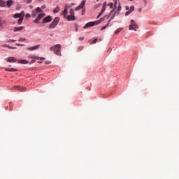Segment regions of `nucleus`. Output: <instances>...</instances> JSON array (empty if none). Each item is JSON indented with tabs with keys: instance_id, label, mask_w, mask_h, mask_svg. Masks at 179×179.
<instances>
[{
	"instance_id": "nucleus-1",
	"label": "nucleus",
	"mask_w": 179,
	"mask_h": 179,
	"mask_svg": "<svg viewBox=\"0 0 179 179\" xmlns=\"http://www.w3.org/2000/svg\"><path fill=\"white\" fill-rule=\"evenodd\" d=\"M121 9H122V7H121V3H119L117 10L115 11V13H114L112 15V16H110V19L108 20V23L105 26L101 28V30H106V29L108 27L110 23H111V20H113L114 17H115V16H118V15H120V12H121Z\"/></svg>"
},
{
	"instance_id": "nucleus-2",
	"label": "nucleus",
	"mask_w": 179,
	"mask_h": 179,
	"mask_svg": "<svg viewBox=\"0 0 179 179\" xmlns=\"http://www.w3.org/2000/svg\"><path fill=\"white\" fill-rule=\"evenodd\" d=\"M107 17V15H105V17H101L99 20L94 22H90L87 23L84 27L83 29H87L89 27H93V26H97V24H100Z\"/></svg>"
},
{
	"instance_id": "nucleus-3",
	"label": "nucleus",
	"mask_w": 179,
	"mask_h": 179,
	"mask_svg": "<svg viewBox=\"0 0 179 179\" xmlns=\"http://www.w3.org/2000/svg\"><path fill=\"white\" fill-rule=\"evenodd\" d=\"M50 51H54V53L56 55H61V45L60 44H57V45H55L53 46H52L50 48Z\"/></svg>"
},
{
	"instance_id": "nucleus-4",
	"label": "nucleus",
	"mask_w": 179,
	"mask_h": 179,
	"mask_svg": "<svg viewBox=\"0 0 179 179\" xmlns=\"http://www.w3.org/2000/svg\"><path fill=\"white\" fill-rule=\"evenodd\" d=\"M69 13H70V15H67L66 17V20L69 22L75 20V19H76V17H75V11L73 10V9L71 8L70 10H69Z\"/></svg>"
},
{
	"instance_id": "nucleus-5",
	"label": "nucleus",
	"mask_w": 179,
	"mask_h": 179,
	"mask_svg": "<svg viewBox=\"0 0 179 179\" xmlns=\"http://www.w3.org/2000/svg\"><path fill=\"white\" fill-rule=\"evenodd\" d=\"M58 23H59V17H56L52 23L49 25V29H55Z\"/></svg>"
},
{
	"instance_id": "nucleus-6",
	"label": "nucleus",
	"mask_w": 179,
	"mask_h": 179,
	"mask_svg": "<svg viewBox=\"0 0 179 179\" xmlns=\"http://www.w3.org/2000/svg\"><path fill=\"white\" fill-rule=\"evenodd\" d=\"M43 12V10L40 7L36 8V9L32 10L31 16L32 17H36L38 13H41Z\"/></svg>"
},
{
	"instance_id": "nucleus-7",
	"label": "nucleus",
	"mask_w": 179,
	"mask_h": 179,
	"mask_svg": "<svg viewBox=\"0 0 179 179\" xmlns=\"http://www.w3.org/2000/svg\"><path fill=\"white\" fill-rule=\"evenodd\" d=\"M44 16H45V13H40L35 19V20L34 21V23H36V24H40V20L41 19H43V17H44Z\"/></svg>"
},
{
	"instance_id": "nucleus-8",
	"label": "nucleus",
	"mask_w": 179,
	"mask_h": 179,
	"mask_svg": "<svg viewBox=\"0 0 179 179\" xmlns=\"http://www.w3.org/2000/svg\"><path fill=\"white\" fill-rule=\"evenodd\" d=\"M113 2H114L113 3L114 8L110 12V14L108 17H110V16H113V15H114V12H115H115H117V10H115V8H117V5H118V2L117 1V0H113Z\"/></svg>"
},
{
	"instance_id": "nucleus-9",
	"label": "nucleus",
	"mask_w": 179,
	"mask_h": 179,
	"mask_svg": "<svg viewBox=\"0 0 179 179\" xmlns=\"http://www.w3.org/2000/svg\"><path fill=\"white\" fill-rule=\"evenodd\" d=\"M85 5H86V1L83 0L78 6L74 8V10H80V9H83L85 8Z\"/></svg>"
},
{
	"instance_id": "nucleus-10",
	"label": "nucleus",
	"mask_w": 179,
	"mask_h": 179,
	"mask_svg": "<svg viewBox=\"0 0 179 179\" xmlns=\"http://www.w3.org/2000/svg\"><path fill=\"white\" fill-rule=\"evenodd\" d=\"M51 20H52V17H51V15H48L47 17H45V18H43L42 23H50V22H51Z\"/></svg>"
},
{
	"instance_id": "nucleus-11",
	"label": "nucleus",
	"mask_w": 179,
	"mask_h": 179,
	"mask_svg": "<svg viewBox=\"0 0 179 179\" xmlns=\"http://www.w3.org/2000/svg\"><path fill=\"white\" fill-rule=\"evenodd\" d=\"M38 48H40V45L27 48V50H28V51H34L35 50H38Z\"/></svg>"
},
{
	"instance_id": "nucleus-12",
	"label": "nucleus",
	"mask_w": 179,
	"mask_h": 179,
	"mask_svg": "<svg viewBox=\"0 0 179 179\" xmlns=\"http://www.w3.org/2000/svg\"><path fill=\"white\" fill-rule=\"evenodd\" d=\"M7 62H16L17 61V59L16 57H9L6 59Z\"/></svg>"
},
{
	"instance_id": "nucleus-13",
	"label": "nucleus",
	"mask_w": 179,
	"mask_h": 179,
	"mask_svg": "<svg viewBox=\"0 0 179 179\" xmlns=\"http://www.w3.org/2000/svg\"><path fill=\"white\" fill-rule=\"evenodd\" d=\"M137 29H138V24H130L129 26V30H134V31H136Z\"/></svg>"
},
{
	"instance_id": "nucleus-14",
	"label": "nucleus",
	"mask_w": 179,
	"mask_h": 179,
	"mask_svg": "<svg viewBox=\"0 0 179 179\" xmlns=\"http://www.w3.org/2000/svg\"><path fill=\"white\" fill-rule=\"evenodd\" d=\"M68 8H71V6H66L64 8V10L63 11V16H64V17H66V15H68Z\"/></svg>"
},
{
	"instance_id": "nucleus-15",
	"label": "nucleus",
	"mask_w": 179,
	"mask_h": 179,
	"mask_svg": "<svg viewBox=\"0 0 179 179\" xmlns=\"http://www.w3.org/2000/svg\"><path fill=\"white\" fill-rule=\"evenodd\" d=\"M5 71L7 72H17V69L13 68H6Z\"/></svg>"
},
{
	"instance_id": "nucleus-16",
	"label": "nucleus",
	"mask_w": 179,
	"mask_h": 179,
	"mask_svg": "<svg viewBox=\"0 0 179 179\" xmlns=\"http://www.w3.org/2000/svg\"><path fill=\"white\" fill-rule=\"evenodd\" d=\"M14 89H15L16 90H20V92H24L26 90L25 87H22L20 86H15Z\"/></svg>"
},
{
	"instance_id": "nucleus-17",
	"label": "nucleus",
	"mask_w": 179,
	"mask_h": 179,
	"mask_svg": "<svg viewBox=\"0 0 179 179\" xmlns=\"http://www.w3.org/2000/svg\"><path fill=\"white\" fill-rule=\"evenodd\" d=\"M6 5H7L8 8H10V6H12V5H13V0H8L6 1Z\"/></svg>"
},
{
	"instance_id": "nucleus-18",
	"label": "nucleus",
	"mask_w": 179,
	"mask_h": 179,
	"mask_svg": "<svg viewBox=\"0 0 179 179\" xmlns=\"http://www.w3.org/2000/svg\"><path fill=\"white\" fill-rule=\"evenodd\" d=\"M32 59H38V61H44L45 57H32Z\"/></svg>"
},
{
	"instance_id": "nucleus-19",
	"label": "nucleus",
	"mask_w": 179,
	"mask_h": 179,
	"mask_svg": "<svg viewBox=\"0 0 179 179\" xmlns=\"http://www.w3.org/2000/svg\"><path fill=\"white\" fill-rule=\"evenodd\" d=\"M106 6H107V2H104L101 12H103L104 13V12H106Z\"/></svg>"
},
{
	"instance_id": "nucleus-20",
	"label": "nucleus",
	"mask_w": 179,
	"mask_h": 179,
	"mask_svg": "<svg viewBox=\"0 0 179 179\" xmlns=\"http://www.w3.org/2000/svg\"><path fill=\"white\" fill-rule=\"evenodd\" d=\"M23 29H24V27H15L14 28V31H20L22 30H23Z\"/></svg>"
},
{
	"instance_id": "nucleus-21",
	"label": "nucleus",
	"mask_w": 179,
	"mask_h": 179,
	"mask_svg": "<svg viewBox=\"0 0 179 179\" xmlns=\"http://www.w3.org/2000/svg\"><path fill=\"white\" fill-rule=\"evenodd\" d=\"M17 63L18 64H29V62L27 60H18Z\"/></svg>"
},
{
	"instance_id": "nucleus-22",
	"label": "nucleus",
	"mask_w": 179,
	"mask_h": 179,
	"mask_svg": "<svg viewBox=\"0 0 179 179\" xmlns=\"http://www.w3.org/2000/svg\"><path fill=\"white\" fill-rule=\"evenodd\" d=\"M59 10H61V8H59V6H57L55 8V9H54L53 13H58V12H59Z\"/></svg>"
},
{
	"instance_id": "nucleus-23",
	"label": "nucleus",
	"mask_w": 179,
	"mask_h": 179,
	"mask_svg": "<svg viewBox=\"0 0 179 179\" xmlns=\"http://www.w3.org/2000/svg\"><path fill=\"white\" fill-rule=\"evenodd\" d=\"M13 17H14V19H17V17L21 18V17H22V14H20V13H16V14H15V15H13Z\"/></svg>"
},
{
	"instance_id": "nucleus-24",
	"label": "nucleus",
	"mask_w": 179,
	"mask_h": 179,
	"mask_svg": "<svg viewBox=\"0 0 179 179\" xmlns=\"http://www.w3.org/2000/svg\"><path fill=\"white\" fill-rule=\"evenodd\" d=\"M6 6V3L3 1V0H0V6L2 8L5 7Z\"/></svg>"
},
{
	"instance_id": "nucleus-25",
	"label": "nucleus",
	"mask_w": 179,
	"mask_h": 179,
	"mask_svg": "<svg viewBox=\"0 0 179 179\" xmlns=\"http://www.w3.org/2000/svg\"><path fill=\"white\" fill-rule=\"evenodd\" d=\"M23 17H21L20 18H19L18 21H17V24L20 25L22 24V22H23Z\"/></svg>"
},
{
	"instance_id": "nucleus-26",
	"label": "nucleus",
	"mask_w": 179,
	"mask_h": 179,
	"mask_svg": "<svg viewBox=\"0 0 179 179\" xmlns=\"http://www.w3.org/2000/svg\"><path fill=\"white\" fill-rule=\"evenodd\" d=\"M121 30H122V28H118L117 29H116L115 31V34H118V33H120V31H121Z\"/></svg>"
},
{
	"instance_id": "nucleus-27",
	"label": "nucleus",
	"mask_w": 179,
	"mask_h": 179,
	"mask_svg": "<svg viewBox=\"0 0 179 179\" xmlns=\"http://www.w3.org/2000/svg\"><path fill=\"white\" fill-rule=\"evenodd\" d=\"M134 10H135V6H131L130 7L129 11L132 13V12H134Z\"/></svg>"
},
{
	"instance_id": "nucleus-28",
	"label": "nucleus",
	"mask_w": 179,
	"mask_h": 179,
	"mask_svg": "<svg viewBox=\"0 0 179 179\" xmlns=\"http://www.w3.org/2000/svg\"><path fill=\"white\" fill-rule=\"evenodd\" d=\"M108 6H109L110 8L111 9L113 6H114V3H111V2L108 3Z\"/></svg>"
},
{
	"instance_id": "nucleus-29",
	"label": "nucleus",
	"mask_w": 179,
	"mask_h": 179,
	"mask_svg": "<svg viewBox=\"0 0 179 179\" xmlns=\"http://www.w3.org/2000/svg\"><path fill=\"white\" fill-rule=\"evenodd\" d=\"M20 15H21V17H24V11H21V13H20Z\"/></svg>"
},
{
	"instance_id": "nucleus-30",
	"label": "nucleus",
	"mask_w": 179,
	"mask_h": 179,
	"mask_svg": "<svg viewBox=\"0 0 179 179\" xmlns=\"http://www.w3.org/2000/svg\"><path fill=\"white\" fill-rule=\"evenodd\" d=\"M103 12L102 11H101L99 13V15H97V17H96V19H99V17H100L101 16V15H103Z\"/></svg>"
},
{
	"instance_id": "nucleus-31",
	"label": "nucleus",
	"mask_w": 179,
	"mask_h": 179,
	"mask_svg": "<svg viewBox=\"0 0 179 179\" xmlns=\"http://www.w3.org/2000/svg\"><path fill=\"white\" fill-rule=\"evenodd\" d=\"M85 12H86V8H83V10H82V15L83 16V15H85Z\"/></svg>"
},
{
	"instance_id": "nucleus-32",
	"label": "nucleus",
	"mask_w": 179,
	"mask_h": 179,
	"mask_svg": "<svg viewBox=\"0 0 179 179\" xmlns=\"http://www.w3.org/2000/svg\"><path fill=\"white\" fill-rule=\"evenodd\" d=\"M131 11L130 10H129V11H127L126 13H125V16H128L129 15H131Z\"/></svg>"
},
{
	"instance_id": "nucleus-33",
	"label": "nucleus",
	"mask_w": 179,
	"mask_h": 179,
	"mask_svg": "<svg viewBox=\"0 0 179 179\" xmlns=\"http://www.w3.org/2000/svg\"><path fill=\"white\" fill-rule=\"evenodd\" d=\"M16 41H17V40H13V39H10L9 41H8V43H15V42H16Z\"/></svg>"
},
{
	"instance_id": "nucleus-34",
	"label": "nucleus",
	"mask_w": 179,
	"mask_h": 179,
	"mask_svg": "<svg viewBox=\"0 0 179 179\" xmlns=\"http://www.w3.org/2000/svg\"><path fill=\"white\" fill-rule=\"evenodd\" d=\"M31 15L29 14V13H27V15H26V16H25V17L27 18V19H29V17H31Z\"/></svg>"
},
{
	"instance_id": "nucleus-35",
	"label": "nucleus",
	"mask_w": 179,
	"mask_h": 179,
	"mask_svg": "<svg viewBox=\"0 0 179 179\" xmlns=\"http://www.w3.org/2000/svg\"><path fill=\"white\" fill-rule=\"evenodd\" d=\"M18 41H26V38H20Z\"/></svg>"
},
{
	"instance_id": "nucleus-36",
	"label": "nucleus",
	"mask_w": 179,
	"mask_h": 179,
	"mask_svg": "<svg viewBox=\"0 0 179 179\" xmlns=\"http://www.w3.org/2000/svg\"><path fill=\"white\" fill-rule=\"evenodd\" d=\"M97 38L94 39L92 43H91V44H96V43H97Z\"/></svg>"
},
{
	"instance_id": "nucleus-37",
	"label": "nucleus",
	"mask_w": 179,
	"mask_h": 179,
	"mask_svg": "<svg viewBox=\"0 0 179 179\" xmlns=\"http://www.w3.org/2000/svg\"><path fill=\"white\" fill-rule=\"evenodd\" d=\"M130 23H131V24H136V23H135V21L134 20H131L130 21Z\"/></svg>"
},
{
	"instance_id": "nucleus-38",
	"label": "nucleus",
	"mask_w": 179,
	"mask_h": 179,
	"mask_svg": "<svg viewBox=\"0 0 179 179\" xmlns=\"http://www.w3.org/2000/svg\"><path fill=\"white\" fill-rule=\"evenodd\" d=\"M25 2L27 1V3H31L32 0H24Z\"/></svg>"
},
{
	"instance_id": "nucleus-39",
	"label": "nucleus",
	"mask_w": 179,
	"mask_h": 179,
	"mask_svg": "<svg viewBox=\"0 0 179 179\" xmlns=\"http://www.w3.org/2000/svg\"><path fill=\"white\" fill-rule=\"evenodd\" d=\"M45 8H47V6H45V4L41 6V9H45Z\"/></svg>"
},
{
	"instance_id": "nucleus-40",
	"label": "nucleus",
	"mask_w": 179,
	"mask_h": 179,
	"mask_svg": "<svg viewBox=\"0 0 179 179\" xmlns=\"http://www.w3.org/2000/svg\"><path fill=\"white\" fill-rule=\"evenodd\" d=\"M79 40H80V41H83V40H85V37L81 36L79 38Z\"/></svg>"
},
{
	"instance_id": "nucleus-41",
	"label": "nucleus",
	"mask_w": 179,
	"mask_h": 179,
	"mask_svg": "<svg viewBox=\"0 0 179 179\" xmlns=\"http://www.w3.org/2000/svg\"><path fill=\"white\" fill-rule=\"evenodd\" d=\"M8 48H9L10 50H15V48H16L11 47V46H8Z\"/></svg>"
},
{
	"instance_id": "nucleus-42",
	"label": "nucleus",
	"mask_w": 179,
	"mask_h": 179,
	"mask_svg": "<svg viewBox=\"0 0 179 179\" xmlns=\"http://www.w3.org/2000/svg\"><path fill=\"white\" fill-rule=\"evenodd\" d=\"M125 9H126V10H128V9H129V7L125 6Z\"/></svg>"
},
{
	"instance_id": "nucleus-43",
	"label": "nucleus",
	"mask_w": 179,
	"mask_h": 179,
	"mask_svg": "<svg viewBox=\"0 0 179 179\" xmlns=\"http://www.w3.org/2000/svg\"><path fill=\"white\" fill-rule=\"evenodd\" d=\"M138 12H142V8H138Z\"/></svg>"
},
{
	"instance_id": "nucleus-44",
	"label": "nucleus",
	"mask_w": 179,
	"mask_h": 179,
	"mask_svg": "<svg viewBox=\"0 0 179 179\" xmlns=\"http://www.w3.org/2000/svg\"><path fill=\"white\" fill-rule=\"evenodd\" d=\"M3 47H6L7 48H8L9 45H4Z\"/></svg>"
},
{
	"instance_id": "nucleus-45",
	"label": "nucleus",
	"mask_w": 179,
	"mask_h": 179,
	"mask_svg": "<svg viewBox=\"0 0 179 179\" xmlns=\"http://www.w3.org/2000/svg\"><path fill=\"white\" fill-rule=\"evenodd\" d=\"M39 64H42L43 63V61H38V62Z\"/></svg>"
},
{
	"instance_id": "nucleus-46",
	"label": "nucleus",
	"mask_w": 179,
	"mask_h": 179,
	"mask_svg": "<svg viewBox=\"0 0 179 179\" xmlns=\"http://www.w3.org/2000/svg\"><path fill=\"white\" fill-rule=\"evenodd\" d=\"M29 8H30V9H32V8H33V6H30Z\"/></svg>"
},
{
	"instance_id": "nucleus-47",
	"label": "nucleus",
	"mask_w": 179,
	"mask_h": 179,
	"mask_svg": "<svg viewBox=\"0 0 179 179\" xmlns=\"http://www.w3.org/2000/svg\"><path fill=\"white\" fill-rule=\"evenodd\" d=\"M45 64H50V62H45Z\"/></svg>"
},
{
	"instance_id": "nucleus-48",
	"label": "nucleus",
	"mask_w": 179,
	"mask_h": 179,
	"mask_svg": "<svg viewBox=\"0 0 179 179\" xmlns=\"http://www.w3.org/2000/svg\"><path fill=\"white\" fill-rule=\"evenodd\" d=\"M73 5H75V3H72V4H71V6H73Z\"/></svg>"
},
{
	"instance_id": "nucleus-49",
	"label": "nucleus",
	"mask_w": 179,
	"mask_h": 179,
	"mask_svg": "<svg viewBox=\"0 0 179 179\" xmlns=\"http://www.w3.org/2000/svg\"><path fill=\"white\" fill-rule=\"evenodd\" d=\"M99 0H96V2H99Z\"/></svg>"
},
{
	"instance_id": "nucleus-50",
	"label": "nucleus",
	"mask_w": 179,
	"mask_h": 179,
	"mask_svg": "<svg viewBox=\"0 0 179 179\" xmlns=\"http://www.w3.org/2000/svg\"><path fill=\"white\" fill-rule=\"evenodd\" d=\"M17 45H20V44H17Z\"/></svg>"
},
{
	"instance_id": "nucleus-51",
	"label": "nucleus",
	"mask_w": 179,
	"mask_h": 179,
	"mask_svg": "<svg viewBox=\"0 0 179 179\" xmlns=\"http://www.w3.org/2000/svg\"><path fill=\"white\" fill-rule=\"evenodd\" d=\"M50 36H53V34H50Z\"/></svg>"
}]
</instances>
